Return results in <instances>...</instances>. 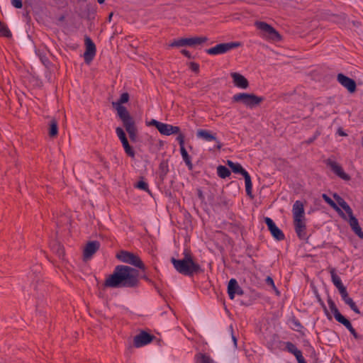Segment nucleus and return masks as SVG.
<instances>
[{
	"mask_svg": "<svg viewBox=\"0 0 363 363\" xmlns=\"http://www.w3.org/2000/svg\"><path fill=\"white\" fill-rule=\"evenodd\" d=\"M139 272L127 265H118L112 274L104 282V286L110 288H135L139 284Z\"/></svg>",
	"mask_w": 363,
	"mask_h": 363,
	"instance_id": "1",
	"label": "nucleus"
},
{
	"mask_svg": "<svg viewBox=\"0 0 363 363\" xmlns=\"http://www.w3.org/2000/svg\"><path fill=\"white\" fill-rule=\"evenodd\" d=\"M184 257L182 259H177L174 257L171 259V262L179 273L191 277L195 274L203 272L201 266L194 261L189 252H184Z\"/></svg>",
	"mask_w": 363,
	"mask_h": 363,
	"instance_id": "2",
	"label": "nucleus"
},
{
	"mask_svg": "<svg viewBox=\"0 0 363 363\" xmlns=\"http://www.w3.org/2000/svg\"><path fill=\"white\" fill-rule=\"evenodd\" d=\"M263 101V97L248 93H238L233 95L232 98L233 102L241 103L250 108H253L259 106Z\"/></svg>",
	"mask_w": 363,
	"mask_h": 363,
	"instance_id": "3",
	"label": "nucleus"
},
{
	"mask_svg": "<svg viewBox=\"0 0 363 363\" xmlns=\"http://www.w3.org/2000/svg\"><path fill=\"white\" fill-rule=\"evenodd\" d=\"M116 257L122 262L131 264L143 270L145 269V267L143 261L137 255L133 252L125 250H121L116 255Z\"/></svg>",
	"mask_w": 363,
	"mask_h": 363,
	"instance_id": "4",
	"label": "nucleus"
},
{
	"mask_svg": "<svg viewBox=\"0 0 363 363\" xmlns=\"http://www.w3.org/2000/svg\"><path fill=\"white\" fill-rule=\"evenodd\" d=\"M227 164L229 166V167L231 169V170L235 173V174H242L245 178V190L247 194L252 197V184L251 181V177L248 172L243 169V167L241 166L239 163H235L230 160L227 161Z\"/></svg>",
	"mask_w": 363,
	"mask_h": 363,
	"instance_id": "5",
	"label": "nucleus"
},
{
	"mask_svg": "<svg viewBox=\"0 0 363 363\" xmlns=\"http://www.w3.org/2000/svg\"><path fill=\"white\" fill-rule=\"evenodd\" d=\"M240 45V43L238 42H230L225 43H220L216 45L214 47L208 48L206 50V52L208 55H220L228 52V51L236 48Z\"/></svg>",
	"mask_w": 363,
	"mask_h": 363,
	"instance_id": "6",
	"label": "nucleus"
},
{
	"mask_svg": "<svg viewBox=\"0 0 363 363\" xmlns=\"http://www.w3.org/2000/svg\"><path fill=\"white\" fill-rule=\"evenodd\" d=\"M255 26L258 29L263 31L269 39L275 41L281 40V35L279 33L268 23L262 21H257L255 23Z\"/></svg>",
	"mask_w": 363,
	"mask_h": 363,
	"instance_id": "7",
	"label": "nucleus"
},
{
	"mask_svg": "<svg viewBox=\"0 0 363 363\" xmlns=\"http://www.w3.org/2000/svg\"><path fill=\"white\" fill-rule=\"evenodd\" d=\"M325 164L328 167L330 168V169L334 174H335L342 179L345 181H349L350 179V177L344 172L341 165L339 164L335 161L331 159H328L325 160Z\"/></svg>",
	"mask_w": 363,
	"mask_h": 363,
	"instance_id": "8",
	"label": "nucleus"
},
{
	"mask_svg": "<svg viewBox=\"0 0 363 363\" xmlns=\"http://www.w3.org/2000/svg\"><path fill=\"white\" fill-rule=\"evenodd\" d=\"M116 133L117 134V136L118 137V138L120 139L122 145H123V147L124 148V150L125 152V153L130 157L133 158L135 157V151L133 150V147L129 145V143L127 140V138L125 136V132L123 131V130L120 128V127H118L116 128Z\"/></svg>",
	"mask_w": 363,
	"mask_h": 363,
	"instance_id": "9",
	"label": "nucleus"
},
{
	"mask_svg": "<svg viewBox=\"0 0 363 363\" xmlns=\"http://www.w3.org/2000/svg\"><path fill=\"white\" fill-rule=\"evenodd\" d=\"M154 338V335L145 331H141L138 335L134 337L133 345L135 347H140L150 343Z\"/></svg>",
	"mask_w": 363,
	"mask_h": 363,
	"instance_id": "10",
	"label": "nucleus"
},
{
	"mask_svg": "<svg viewBox=\"0 0 363 363\" xmlns=\"http://www.w3.org/2000/svg\"><path fill=\"white\" fill-rule=\"evenodd\" d=\"M86 50L84 53V61L89 63L96 55V46L90 38H85Z\"/></svg>",
	"mask_w": 363,
	"mask_h": 363,
	"instance_id": "11",
	"label": "nucleus"
},
{
	"mask_svg": "<svg viewBox=\"0 0 363 363\" xmlns=\"http://www.w3.org/2000/svg\"><path fill=\"white\" fill-rule=\"evenodd\" d=\"M265 223L267 224L269 230L270 231L272 236L277 240H283L284 239V234L283 232L276 225L274 222L268 217L264 218Z\"/></svg>",
	"mask_w": 363,
	"mask_h": 363,
	"instance_id": "12",
	"label": "nucleus"
},
{
	"mask_svg": "<svg viewBox=\"0 0 363 363\" xmlns=\"http://www.w3.org/2000/svg\"><path fill=\"white\" fill-rule=\"evenodd\" d=\"M337 82L345 87L350 93L356 91L357 85L354 79L344 75L343 74H338L337 77Z\"/></svg>",
	"mask_w": 363,
	"mask_h": 363,
	"instance_id": "13",
	"label": "nucleus"
},
{
	"mask_svg": "<svg viewBox=\"0 0 363 363\" xmlns=\"http://www.w3.org/2000/svg\"><path fill=\"white\" fill-rule=\"evenodd\" d=\"M294 220H305L304 206L302 201H296L292 208Z\"/></svg>",
	"mask_w": 363,
	"mask_h": 363,
	"instance_id": "14",
	"label": "nucleus"
},
{
	"mask_svg": "<svg viewBox=\"0 0 363 363\" xmlns=\"http://www.w3.org/2000/svg\"><path fill=\"white\" fill-rule=\"evenodd\" d=\"M228 294L230 299L235 298V295H242L243 290L238 285V281L235 279H231L228 285Z\"/></svg>",
	"mask_w": 363,
	"mask_h": 363,
	"instance_id": "15",
	"label": "nucleus"
},
{
	"mask_svg": "<svg viewBox=\"0 0 363 363\" xmlns=\"http://www.w3.org/2000/svg\"><path fill=\"white\" fill-rule=\"evenodd\" d=\"M294 225L296 233L300 239H308L305 220H294Z\"/></svg>",
	"mask_w": 363,
	"mask_h": 363,
	"instance_id": "16",
	"label": "nucleus"
},
{
	"mask_svg": "<svg viewBox=\"0 0 363 363\" xmlns=\"http://www.w3.org/2000/svg\"><path fill=\"white\" fill-rule=\"evenodd\" d=\"M349 216V224L353 232L360 238L363 239V232L359 225L358 220L354 216L352 211L347 213Z\"/></svg>",
	"mask_w": 363,
	"mask_h": 363,
	"instance_id": "17",
	"label": "nucleus"
},
{
	"mask_svg": "<svg viewBox=\"0 0 363 363\" xmlns=\"http://www.w3.org/2000/svg\"><path fill=\"white\" fill-rule=\"evenodd\" d=\"M230 76L235 86L241 89H247L249 86L248 80L243 75L237 72H232Z\"/></svg>",
	"mask_w": 363,
	"mask_h": 363,
	"instance_id": "18",
	"label": "nucleus"
},
{
	"mask_svg": "<svg viewBox=\"0 0 363 363\" xmlns=\"http://www.w3.org/2000/svg\"><path fill=\"white\" fill-rule=\"evenodd\" d=\"M116 108L119 118L121 119L123 124L125 125L130 122L134 121L126 108L123 106H113Z\"/></svg>",
	"mask_w": 363,
	"mask_h": 363,
	"instance_id": "19",
	"label": "nucleus"
},
{
	"mask_svg": "<svg viewBox=\"0 0 363 363\" xmlns=\"http://www.w3.org/2000/svg\"><path fill=\"white\" fill-rule=\"evenodd\" d=\"M100 243L98 241L89 242L84 250V257L88 259L99 249Z\"/></svg>",
	"mask_w": 363,
	"mask_h": 363,
	"instance_id": "20",
	"label": "nucleus"
},
{
	"mask_svg": "<svg viewBox=\"0 0 363 363\" xmlns=\"http://www.w3.org/2000/svg\"><path fill=\"white\" fill-rule=\"evenodd\" d=\"M158 131L162 135H170L172 134L179 133L180 131V128L178 126H174L170 124L162 123Z\"/></svg>",
	"mask_w": 363,
	"mask_h": 363,
	"instance_id": "21",
	"label": "nucleus"
},
{
	"mask_svg": "<svg viewBox=\"0 0 363 363\" xmlns=\"http://www.w3.org/2000/svg\"><path fill=\"white\" fill-rule=\"evenodd\" d=\"M328 303L330 309L333 312L334 317L335 320L339 322L342 323L344 320L346 319L345 316H343L339 311L338 308H337L335 302L332 300L330 297H328Z\"/></svg>",
	"mask_w": 363,
	"mask_h": 363,
	"instance_id": "22",
	"label": "nucleus"
},
{
	"mask_svg": "<svg viewBox=\"0 0 363 363\" xmlns=\"http://www.w3.org/2000/svg\"><path fill=\"white\" fill-rule=\"evenodd\" d=\"M196 136L197 138L208 142L216 140V134H213L211 131L205 129L198 130Z\"/></svg>",
	"mask_w": 363,
	"mask_h": 363,
	"instance_id": "23",
	"label": "nucleus"
},
{
	"mask_svg": "<svg viewBox=\"0 0 363 363\" xmlns=\"http://www.w3.org/2000/svg\"><path fill=\"white\" fill-rule=\"evenodd\" d=\"M123 125L125 128V130L128 133L130 140L135 142L138 136V130L135 125V121L130 122Z\"/></svg>",
	"mask_w": 363,
	"mask_h": 363,
	"instance_id": "24",
	"label": "nucleus"
},
{
	"mask_svg": "<svg viewBox=\"0 0 363 363\" xmlns=\"http://www.w3.org/2000/svg\"><path fill=\"white\" fill-rule=\"evenodd\" d=\"M208 38L206 36H196L193 38H186L187 46H196L201 45L208 41Z\"/></svg>",
	"mask_w": 363,
	"mask_h": 363,
	"instance_id": "25",
	"label": "nucleus"
},
{
	"mask_svg": "<svg viewBox=\"0 0 363 363\" xmlns=\"http://www.w3.org/2000/svg\"><path fill=\"white\" fill-rule=\"evenodd\" d=\"M323 200L334 210H335L342 218H345V214L338 206L325 194L322 195Z\"/></svg>",
	"mask_w": 363,
	"mask_h": 363,
	"instance_id": "26",
	"label": "nucleus"
},
{
	"mask_svg": "<svg viewBox=\"0 0 363 363\" xmlns=\"http://www.w3.org/2000/svg\"><path fill=\"white\" fill-rule=\"evenodd\" d=\"M333 198L335 199L338 205L341 206L347 213H350L351 211H352L348 203L337 194H334Z\"/></svg>",
	"mask_w": 363,
	"mask_h": 363,
	"instance_id": "27",
	"label": "nucleus"
},
{
	"mask_svg": "<svg viewBox=\"0 0 363 363\" xmlns=\"http://www.w3.org/2000/svg\"><path fill=\"white\" fill-rule=\"evenodd\" d=\"M51 249L59 258L64 259L65 250L62 245L57 242H54L51 245Z\"/></svg>",
	"mask_w": 363,
	"mask_h": 363,
	"instance_id": "28",
	"label": "nucleus"
},
{
	"mask_svg": "<svg viewBox=\"0 0 363 363\" xmlns=\"http://www.w3.org/2000/svg\"><path fill=\"white\" fill-rule=\"evenodd\" d=\"M286 350L293 354L296 358L302 354V352L298 350L296 346L291 342H286Z\"/></svg>",
	"mask_w": 363,
	"mask_h": 363,
	"instance_id": "29",
	"label": "nucleus"
},
{
	"mask_svg": "<svg viewBox=\"0 0 363 363\" xmlns=\"http://www.w3.org/2000/svg\"><path fill=\"white\" fill-rule=\"evenodd\" d=\"M330 274L331 276L332 281L333 284L337 287V289L343 285L340 277L336 274L335 269L334 268L330 269Z\"/></svg>",
	"mask_w": 363,
	"mask_h": 363,
	"instance_id": "30",
	"label": "nucleus"
},
{
	"mask_svg": "<svg viewBox=\"0 0 363 363\" xmlns=\"http://www.w3.org/2000/svg\"><path fill=\"white\" fill-rule=\"evenodd\" d=\"M180 151H181V155L182 156V158H183L184 162L186 163V166L188 167L189 169H190V170L192 169L193 164L191 163L190 156L189 155L185 147H182V148H180Z\"/></svg>",
	"mask_w": 363,
	"mask_h": 363,
	"instance_id": "31",
	"label": "nucleus"
},
{
	"mask_svg": "<svg viewBox=\"0 0 363 363\" xmlns=\"http://www.w3.org/2000/svg\"><path fill=\"white\" fill-rule=\"evenodd\" d=\"M341 323L350 332L355 339H359L360 337L349 320L346 318Z\"/></svg>",
	"mask_w": 363,
	"mask_h": 363,
	"instance_id": "32",
	"label": "nucleus"
},
{
	"mask_svg": "<svg viewBox=\"0 0 363 363\" xmlns=\"http://www.w3.org/2000/svg\"><path fill=\"white\" fill-rule=\"evenodd\" d=\"M217 174L220 178L225 179L230 175V171L226 167L219 165L217 167Z\"/></svg>",
	"mask_w": 363,
	"mask_h": 363,
	"instance_id": "33",
	"label": "nucleus"
},
{
	"mask_svg": "<svg viewBox=\"0 0 363 363\" xmlns=\"http://www.w3.org/2000/svg\"><path fill=\"white\" fill-rule=\"evenodd\" d=\"M58 133L57 123L55 120H52L50 124L49 135L51 138L55 137Z\"/></svg>",
	"mask_w": 363,
	"mask_h": 363,
	"instance_id": "34",
	"label": "nucleus"
},
{
	"mask_svg": "<svg viewBox=\"0 0 363 363\" xmlns=\"http://www.w3.org/2000/svg\"><path fill=\"white\" fill-rule=\"evenodd\" d=\"M345 303L348 305L350 308L357 314H360V311L357 306H356L355 303L353 301V300L349 297V296L347 298H345L342 299Z\"/></svg>",
	"mask_w": 363,
	"mask_h": 363,
	"instance_id": "35",
	"label": "nucleus"
},
{
	"mask_svg": "<svg viewBox=\"0 0 363 363\" xmlns=\"http://www.w3.org/2000/svg\"><path fill=\"white\" fill-rule=\"evenodd\" d=\"M129 100V94L127 92L123 93L120 99L117 101L112 103L113 106H122L123 104L127 103Z\"/></svg>",
	"mask_w": 363,
	"mask_h": 363,
	"instance_id": "36",
	"label": "nucleus"
},
{
	"mask_svg": "<svg viewBox=\"0 0 363 363\" xmlns=\"http://www.w3.org/2000/svg\"><path fill=\"white\" fill-rule=\"evenodd\" d=\"M187 46L186 38H179L174 40L170 44L169 47H184Z\"/></svg>",
	"mask_w": 363,
	"mask_h": 363,
	"instance_id": "37",
	"label": "nucleus"
},
{
	"mask_svg": "<svg viewBox=\"0 0 363 363\" xmlns=\"http://www.w3.org/2000/svg\"><path fill=\"white\" fill-rule=\"evenodd\" d=\"M0 33L4 36L9 38L11 36V33L6 25L0 21Z\"/></svg>",
	"mask_w": 363,
	"mask_h": 363,
	"instance_id": "38",
	"label": "nucleus"
},
{
	"mask_svg": "<svg viewBox=\"0 0 363 363\" xmlns=\"http://www.w3.org/2000/svg\"><path fill=\"white\" fill-rule=\"evenodd\" d=\"M337 289H338L342 299H344L345 298H347L348 296V293H347V289L344 285H342L340 287H338Z\"/></svg>",
	"mask_w": 363,
	"mask_h": 363,
	"instance_id": "39",
	"label": "nucleus"
},
{
	"mask_svg": "<svg viewBox=\"0 0 363 363\" xmlns=\"http://www.w3.org/2000/svg\"><path fill=\"white\" fill-rule=\"evenodd\" d=\"M136 187H138L140 189L147 191L148 190V185L144 181H140L136 184Z\"/></svg>",
	"mask_w": 363,
	"mask_h": 363,
	"instance_id": "40",
	"label": "nucleus"
},
{
	"mask_svg": "<svg viewBox=\"0 0 363 363\" xmlns=\"http://www.w3.org/2000/svg\"><path fill=\"white\" fill-rule=\"evenodd\" d=\"M177 134V140L179 142L180 148H182V147H184V135L180 132Z\"/></svg>",
	"mask_w": 363,
	"mask_h": 363,
	"instance_id": "41",
	"label": "nucleus"
},
{
	"mask_svg": "<svg viewBox=\"0 0 363 363\" xmlns=\"http://www.w3.org/2000/svg\"><path fill=\"white\" fill-rule=\"evenodd\" d=\"M189 67L193 72L196 73L199 72V65L198 63L191 62L189 63Z\"/></svg>",
	"mask_w": 363,
	"mask_h": 363,
	"instance_id": "42",
	"label": "nucleus"
},
{
	"mask_svg": "<svg viewBox=\"0 0 363 363\" xmlns=\"http://www.w3.org/2000/svg\"><path fill=\"white\" fill-rule=\"evenodd\" d=\"M319 302H320L321 306L323 307V311H324L326 316L328 317V318L329 320H331L332 319V316L330 315V313L328 312V310L327 309V307L325 306V303L321 301L320 298H319Z\"/></svg>",
	"mask_w": 363,
	"mask_h": 363,
	"instance_id": "43",
	"label": "nucleus"
},
{
	"mask_svg": "<svg viewBox=\"0 0 363 363\" xmlns=\"http://www.w3.org/2000/svg\"><path fill=\"white\" fill-rule=\"evenodd\" d=\"M11 4L16 9H21L23 6L22 0H11Z\"/></svg>",
	"mask_w": 363,
	"mask_h": 363,
	"instance_id": "44",
	"label": "nucleus"
},
{
	"mask_svg": "<svg viewBox=\"0 0 363 363\" xmlns=\"http://www.w3.org/2000/svg\"><path fill=\"white\" fill-rule=\"evenodd\" d=\"M162 123L161 122H159L157 121V120L155 119H152L150 122H149V125H153L155 126L158 130L160 128V125H161Z\"/></svg>",
	"mask_w": 363,
	"mask_h": 363,
	"instance_id": "45",
	"label": "nucleus"
},
{
	"mask_svg": "<svg viewBox=\"0 0 363 363\" xmlns=\"http://www.w3.org/2000/svg\"><path fill=\"white\" fill-rule=\"evenodd\" d=\"M230 330H231V338H232V340L233 342V345H234V347L236 348L237 346H238V340H237V337L235 335V334L233 333V327L230 326Z\"/></svg>",
	"mask_w": 363,
	"mask_h": 363,
	"instance_id": "46",
	"label": "nucleus"
},
{
	"mask_svg": "<svg viewBox=\"0 0 363 363\" xmlns=\"http://www.w3.org/2000/svg\"><path fill=\"white\" fill-rule=\"evenodd\" d=\"M265 281L267 285L272 286L273 288H275L274 282L272 277H267L266 278Z\"/></svg>",
	"mask_w": 363,
	"mask_h": 363,
	"instance_id": "47",
	"label": "nucleus"
},
{
	"mask_svg": "<svg viewBox=\"0 0 363 363\" xmlns=\"http://www.w3.org/2000/svg\"><path fill=\"white\" fill-rule=\"evenodd\" d=\"M143 278L148 283L152 284L154 286V287L155 288V289L157 290V291H159V289H158L157 286L150 279H149L147 276H144Z\"/></svg>",
	"mask_w": 363,
	"mask_h": 363,
	"instance_id": "48",
	"label": "nucleus"
},
{
	"mask_svg": "<svg viewBox=\"0 0 363 363\" xmlns=\"http://www.w3.org/2000/svg\"><path fill=\"white\" fill-rule=\"evenodd\" d=\"M181 53L189 59L191 58V55L190 52L187 50H185V49L182 50Z\"/></svg>",
	"mask_w": 363,
	"mask_h": 363,
	"instance_id": "49",
	"label": "nucleus"
},
{
	"mask_svg": "<svg viewBox=\"0 0 363 363\" xmlns=\"http://www.w3.org/2000/svg\"><path fill=\"white\" fill-rule=\"evenodd\" d=\"M298 363H307L301 354L298 357H296Z\"/></svg>",
	"mask_w": 363,
	"mask_h": 363,
	"instance_id": "50",
	"label": "nucleus"
},
{
	"mask_svg": "<svg viewBox=\"0 0 363 363\" xmlns=\"http://www.w3.org/2000/svg\"><path fill=\"white\" fill-rule=\"evenodd\" d=\"M293 323L297 328V330H298L299 328H302L301 324L300 323V322L298 320H296V319L293 320Z\"/></svg>",
	"mask_w": 363,
	"mask_h": 363,
	"instance_id": "51",
	"label": "nucleus"
},
{
	"mask_svg": "<svg viewBox=\"0 0 363 363\" xmlns=\"http://www.w3.org/2000/svg\"><path fill=\"white\" fill-rule=\"evenodd\" d=\"M337 133H338V135H340L341 136L347 135V134L343 131V130L341 128H338Z\"/></svg>",
	"mask_w": 363,
	"mask_h": 363,
	"instance_id": "52",
	"label": "nucleus"
},
{
	"mask_svg": "<svg viewBox=\"0 0 363 363\" xmlns=\"http://www.w3.org/2000/svg\"><path fill=\"white\" fill-rule=\"evenodd\" d=\"M315 137L311 138H309L308 140H307L306 141V143L311 144V143H312L315 140Z\"/></svg>",
	"mask_w": 363,
	"mask_h": 363,
	"instance_id": "53",
	"label": "nucleus"
},
{
	"mask_svg": "<svg viewBox=\"0 0 363 363\" xmlns=\"http://www.w3.org/2000/svg\"><path fill=\"white\" fill-rule=\"evenodd\" d=\"M215 141H216V143H217V145H216L217 149L220 150V149L221 148V147H222V144H221V143H220V142L219 140H218L217 139H216V140H215Z\"/></svg>",
	"mask_w": 363,
	"mask_h": 363,
	"instance_id": "54",
	"label": "nucleus"
},
{
	"mask_svg": "<svg viewBox=\"0 0 363 363\" xmlns=\"http://www.w3.org/2000/svg\"><path fill=\"white\" fill-rule=\"evenodd\" d=\"M198 196L201 199H203V193L201 190H198Z\"/></svg>",
	"mask_w": 363,
	"mask_h": 363,
	"instance_id": "55",
	"label": "nucleus"
},
{
	"mask_svg": "<svg viewBox=\"0 0 363 363\" xmlns=\"http://www.w3.org/2000/svg\"><path fill=\"white\" fill-rule=\"evenodd\" d=\"M105 0H97V1L99 2V4H101L104 2Z\"/></svg>",
	"mask_w": 363,
	"mask_h": 363,
	"instance_id": "56",
	"label": "nucleus"
},
{
	"mask_svg": "<svg viewBox=\"0 0 363 363\" xmlns=\"http://www.w3.org/2000/svg\"><path fill=\"white\" fill-rule=\"evenodd\" d=\"M112 16H113V13H111V14L109 15V16H108L109 21L111 20V18Z\"/></svg>",
	"mask_w": 363,
	"mask_h": 363,
	"instance_id": "57",
	"label": "nucleus"
},
{
	"mask_svg": "<svg viewBox=\"0 0 363 363\" xmlns=\"http://www.w3.org/2000/svg\"><path fill=\"white\" fill-rule=\"evenodd\" d=\"M163 167H164V163H161L160 164V168H163Z\"/></svg>",
	"mask_w": 363,
	"mask_h": 363,
	"instance_id": "58",
	"label": "nucleus"
},
{
	"mask_svg": "<svg viewBox=\"0 0 363 363\" xmlns=\"http://www.w3.org/2000/svg\"><path fill=\"white\" fill-rule=\"evenodd\" d=\"M35 268H36V271H37V270H38V269H39L40 267V266H35Z\"/></svg>",
	"mask_w": 363,
	"mask_h": 363,
	"instance_id": "59",
	"label": "nucleus"
}]
</instances>
